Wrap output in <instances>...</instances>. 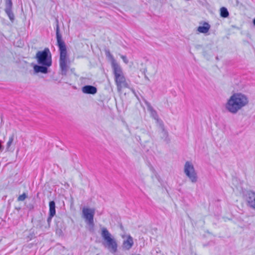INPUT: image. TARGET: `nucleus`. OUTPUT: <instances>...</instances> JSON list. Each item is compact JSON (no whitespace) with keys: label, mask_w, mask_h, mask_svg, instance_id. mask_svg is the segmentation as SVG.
<instances>
[{"label":"nucleus","mask_w":255,"mask_h":255,"mask_svg":"<svg viewBox=\"0 0 255 255\" xmlns=\"http://www.w3.org/2000/svg\"><path fill=\"white\" fill-rule=\"evenodd\" d=\"M101 235L103 240V244L104 247L111 253L115 254L118 251V244L115 238L105 227L101 229Z\"/></svg>","instance_id":"nucleus-5"},{"label":"nucleus","mask_w":255,"mask_h":255,"mask_svg":"<svg viewBox=\"0 0 255 255\" xmlns=\"http://www.w3.org/2000/svg\"><path fill=\"white\" fill-rule=\"evenodd\" d=\"M2 141L0 140V152H2L4 149V146L2 145Z\"/></svg>","instance_id":"nucleus-23"},{"label":"nucleus","mask_w":255,"mask_h":255,"mask_svg":"<svg viewBox=\"0 0 255 255\" xmlns=\"http://www.w3.org/2000/svg\"><path fill=\"white\" fill-rule=\"evenodd\" d=\"M249 102L247 97L242 93L233 94L225 104L226 109L232 114H236Z\"/></svg>","instance_id":"nucleus-3"},{"label":"nucleus","mask_w":255,"mask_h":255,"mask_svg":"<svg viewBox=\"0 0 255 255\" xmlns=\"http://www.w3.org/2000/svg\"><path fill=\"white\" fill-rule=\"evenodd\" d=\"M229 12L228 11V9L225 7H222L220 9V15L221 17L224 18H226L229 16Z\"/></svg>","instance_id":"nucleus-16"},{"label":"nucleus","mask_w":255,"mask_h":255,"mask_svg":"<svg viewBox=\"0 0 255 255\" xmlns=\"http://www.w3.org/2000/svg\"><path fill=\"white\" fill-rule=\"evenodd\" d=\"M133 238L130 235H128L127 239L124 241L122 247L124 250H129L133 246Z\"/></svg>","instance_id":"nucleus-11"},{"label":"nucleus","mask_w":255,"mask_h":255,"mask_svg":"<svg viewBox=\"0 0 255 255\" xmlns=\"http://www.w3.org/2000/svg\"><path fill=\"white\" fill-rule=\"evenodd\" d=\"M56 35L57 39V45L58 46L60 52L59 66L62 75H66L69 66L68 65V58L67 57V51L66 44L62 40V35L60 33V29L58 20L56 19Z\"/></svg>","instance_id":"nucleus-2"},{"label":"nucleus","mask_w":255,"mask_h":255,"mask_svg":"<svg viewBox=\"0 0 255 255\" xmlns=\"http://www.w3.org/2000/svg\"><path fill=\"white\" fill-rule=\"evenodd\" d=\"M14 137V135L13 134L9 136L8 140L6 143V150L7 151H11L10 146L13 142Z\"/></svg>","instance_id":"nucleus-15"},{"label":"nucleus","mask_w":255,"mask_h":255,"mask_svg":"<svg viewBox=\"0 0 255 255\" xmlns=\"http://www.w3.org/2000/svg\"><path fill=\"white\" fill-rule=\"evenodd\" d=\"M95 213V209L94 208L84 207L82 209V218L85 219L87 224L92 228L94 226V217Z\"/></svg>","instance_id":"nucleus-7"},{"label":"nucleus","mask_w":255,"mask_h":255,"mask_svg":"<svg viewBox=\"0 0 255 255\" xmlns=\"http://www.w3.org/2000/svg\"><path fill=\"white\" fill-rule=\"evenodd\" d=\"M210 28V24L205 22L202 26H199L198 27L197 30L202 33H207Z\"/></svg>","instance_id":"nucleus-13"},{"label":"nucleus","mask_w":255,"mask_h":255,"mask_svg":"<svg viewBox=\"0 0 255 255\" xmlns=\"http://www.w3.org/2000/svg\"><path fill=\"white\" fill-rule=\"evenodd\" d=\"M5 13L8 15L9 19L11 22H13L14 19V15L12 10L5 11Z\"/></svg>","instance_id":"nucleus-19"},{"label":"nucleus","mask_w":255,"mask_h":255,"mask_svg":"<svg viewBox=\"0 0 255 255\" xmlns=\"http://www.w3.org/2000/svg\"><path fill=\"white\" fill-rule=\"evenodd\" d=\"M249 206L255 210V192H249L247 199Z\"/></svg>","instance_id":"nucleus-10"},{"label":"nucleus","mask_w":255,"mask_h":255,"mask_svg":"<svg viewBox=\"0 0 255 255\" xmlns=\"http://www.w3.org/2000/svg\"><path fill=\"white\" fill-rule=\"evenodd\" d=\"M159 127L161 130L160 132V136L161 138L166 143H169L170 139L169 137L168 132L165 129L163 122H160Z\"/></svg>","instance_id":"nucleus-8"},{"label":"nucleus","mask_w":255,"mask_h":255,"mask_svg":"<svg viewBox=\"0 0 255 255\" xmlns=\"http://www.w3.org/2000/svg\"><path fill=\"white\" fill-rule=\"evenodd\" d=\"M43 222H44V221H42V220H41V221H39V222H40L41 224H42Z\"/></svg>","instance_id":"nucleus-28"},{"label":"nucleus","mask_w":255,"mask_h":255,"mask_svg":"<svg viewBox=\"0 0 255 255\" xmlns=\"http://www.w3.org/2000/svg\"><path fill=\"white\" fill-rule=\"evenodd\" d=\"M144 77H145V78L146 79H147V80H149L148 78L146 76V75L145 74L144 75Z\"/></svg>","instance_id":"nucleus-26"},{"label":"nucleus","mask_w":255,"mask_h":255,"mask_svg":"<svg viewBox=\"0 0 255 255\" xmlns=\"http://www.w3.org/2000/svg\"><path fill=\"white\" fill-rule=\"evenodd\" d=\"M105 54H106V55L107 57H109V58H110L112 60V67L113 68V63L114 62H115L116 63H118L115 60V59L114 58L113 55L111 54L110 50L109 49H106L105 50Z\"/></svg>","instance_id":"nucleus-18"},{"label":"nucleus","mask_w":255,"mask_h":255,"mask_svg":"<svg viewBox=\"0 0 255 255\" xmlns=\"http://www.w3.org/2000/svg\"><path fill=\"white\" fill-rule=\"evenodd\" d=\"M49 214L51 216H54L56 214L55 203L54 201L49 202Z\"/></svg>","instance_id":"nucleus-14"},{"label":"nucleus","mask_w":255,"mask_h":255,"mask_svg":"<svg viewBox=\"0 0 255 255\" xmlns=\"http://www.w3.org/2000/svg\"><path fill=\"white\" fill-rule=\"evenodd\" d=\"M5 7L4 11L12 10V2L11 0H5Z\"/></svg>","instance_id":"nucleus-17"},{"label":"nucleus","mask_w":255,"mask_h":255,"mask_svg":"<svg viewBox=\"0 0 255 255\" xmlns=\"http://www.w3.org/2000/svg\"><path fill=\"white\" fill-rule=\"evenodd\" d=\"M184 172L192 183H195L197 182V174L193 164L191 162L186 161L185 162L184 166Z\"/></svg>","instance_id":"nucleus-6"},{"label":"nucleus","mask_w":255,"mask_h":255,"mask_svg":"<svg viewBox=\"0 0 255 255\" xmlns=\"http://www.w3.org/2000/svg\"><path fill=\"white\" fill-rule=\"evenodd\" d=\"M154 255H163L161 253V251L158 249V251H156V254H154Z\"/></svg>","instance_id":"nucleus-24"},{"label":"nucleus","mask_w":255,"mask_h":255,"mask_svg":"<svg viewBox=\"0 0 255 255\" xmlns=\"http://www.w3.org/2000/svg\"><path fill=\"white\" fill-rule=\"evenodd\" d=\"M146 71H147V70H146V69H143V73H144V75L145 74V72H146Z\"/></svg>","instance_id":"nucleus-25"},{"label":"nucleus","mask_w":255,"mask_h":255,"mask_svg":"<svg viewBox=\"0 0 255 255\" xmlns=\"http://www.w3.org/2000/svg\"><path fill=\"white\" fill-rule=\"evenodd\" d=\"M38 64H32L35 73L47 74L48 68L52 65V55L48 48L43 51H38L35 55Z\"/></svg>","instance_id":"nucleus-1"},{"label":"nucleus","mask_w":255,"mask_h":255,"mask_svg":"<svg viewBox=\"0 0 255 255\" xmlns=\"http://www.w3.org/2000/svg\"><path fill=\"white\" fill-rule=\"evenodd\" d=\"M82 92L84 93L94 95L97 93V89L94 86L86 85L82 88Z\"/></svg>","instance_id":"nucleus-12"},{"label":"nucleus","mask_w":255,"mask_h":255,"mask_svg":"<svg viewBox=\"0 0 255 255\" xmlns=\"http://www.w3.org/2000/svg\"><path fill=\"white\" fill-rule=\"evenodd\" d=\"M54 216H50V214H49V216L47 218V222L48 223V227L50 226V223L51 222V220H52V218Z\"/></svg>","instance_id":"nucleus-22"},{"label":"nucleus","mask_w":255,"mask_h":255,"mask_svg":"<svg viewBox=\"0 0 255 255\" xmlns=\"http://www.w3.org/2000/svg\"><path fill=\"white\" fill-rule=\"evenodd\" d=\"M253 23L255 25V18L253 20Z\"/></svg>","instance_id":"nucleus-27"},{"label":"nucleus","mask_w":255,"mask_h":255,"mask_svg":"<svg viewBox=\"0 0 255 255\" xmlns=\"http://www.w3.org/2000/svg\"><path fill=\"white\" fill-rule=\"evenodd\" d=\"M112 69L118 91L121 92L123 88H128L129 85L120 65L114 62Z\"/></svg>","instance_id":"nucleus-4"},{"label":"nucleus","mask_w":255,"mask_h":255,"mask_svg":"<svg viewBox=\"0 0 255 255\" xmlns=\"http://www.w3.org/2000/svg\"><path fill=\"white\" fill-rule=\"evenodd\" d=\"M27 198V195L24 193L22 195L19 196L17 198L18 201H23Z\"/></svg>","instance_id":"nucleus-20"},{"label":"nucleus","mask_w":255,"mask_h":255,"mask_svg":"<svg viewBox=\"0 0 255 255\" xmlns=\"http://www.w3.org/2000/svg\"><path fill=\"white\" fill-rule=\"evenodd\" d=\"M121 58L123 59V61L126 63L128 64V60L126 57V56L121 55H120Z\"/></svg>","instance_id":"nucleus-21"},{"label":"nucleus","mask_w":255,"mask_h":255,"mask_svg":"<svg viewBox=\"0 0 255 255\" xmlns=\"http://www.w3.org/2000/svg\"><path fill=\"white\" fill-rule=\"evenodd\" d=\"M145 104L147 107V110L150 112L151 116L156 121L157 123L158 124V125H160V122H162L161 120L159 119L158 114L156 111L153 108L150 104L147 102H145Z\"/></svg>","instance_id":"nucleus-9"}]
</instances>
